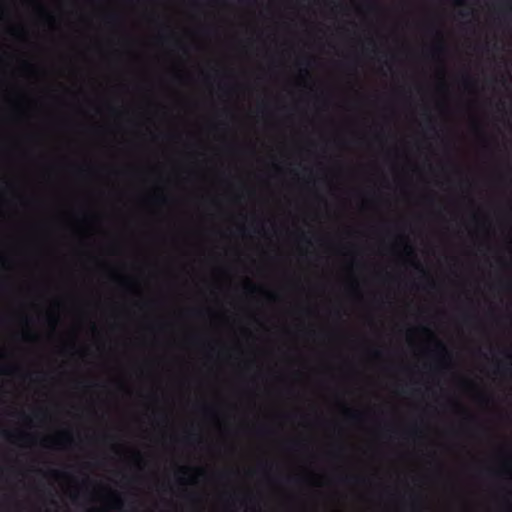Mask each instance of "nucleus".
I'll list each match as a JSON object with an SVG mask.
<instances>
[{
    "label": "nucleus",
    "instance_id": "obj_1",
    "mask_svg": "<svg viewBox=\"0 0 512 512\" xmlns=\"http://www.w3.org/2000/svg\"><path fill=\"white\" fill-rule=\"evenodd\" d=\"M497 10L504 17L512 16V2L511 1H500V2H498Z\"/></svg>",
    "mask_w": 512,
    "mask_h": 512
},
{
    "label": "nucleus",
    "instance_id": "obj_2",
    "mask_svg": "<svg viewBox=\"0 0 512 512\" xmlns=\"http://www.w3.org/2000/svg\"><path fill=\"white\" fill-rule=\"evenodd\" d=\"M438 346L441 350H445V346L442 343H439Z\"/></svg>",
    "mask_w": 512,
    "mask_h": 512
},
{
    "label": "nucleus",
    "instance_id": "obj_3",
    "mask_svg": "<svg viewBox=\"0 0 512 512\" xmlns=\"http://www.w3.org/2000/svg\"><path fill=\"white\" fill-rule=\"evenodd\" d=\"M457 2V4L459 5H462L463 4V1L462 0H455Z\"/></svg>",
    "mask_w": 512,
    "mask_h": 512
}]
</instances>
